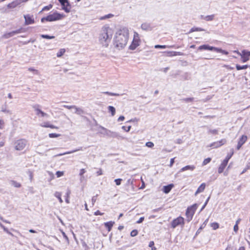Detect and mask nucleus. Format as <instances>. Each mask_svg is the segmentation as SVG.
Masks as SVG:
<instances>
[{"label": "nucleus", "mask_w": 250, "mask_h": 250, "mask_svg": "<svg viewBox=\"0 0 250 250\" xmlns=\"http://www.w3.org/2000/svg\"><path fill=\"white\" fill-rule=\"evenodd\" d=\"M129 36V31L126 28L119 30L114 39V44L118 49L124 48L126 45Z\"/></svg>", "instance_id": "1"}, {"label": "nucleus", "mask_w": 250, "mask_h": 250, "mask_svg": "<svg viewBox=\"0 0 250 250\" xmlns=\"http://www.w3.org/2000/svg\"><path fill=\"white\" fill-rule=\"evenodd\" d=\"M113 34V30L108 26H104L101 31L99 36V41L103 46L107 47L111 41Z\"/></svg>", "instance_id": "2"}, {"label": "nucleus", "mask_w": 250, "mask_h": 250, "mask_svg": "<svg viewBox=\"0 0 250 250\" xmlns=\"http://www.w3.org/2000/svg\"><path fill=\"white\" fill-rule=\"evenodd\" d=\"M95 125H98L97 121H95ZM99 128L102 130V131H99V133L100 134H103L104 136H106L110 138L117 139H120L121 137L120 135L118 132L112 131L101 125H99Z\"/></svg>", "instance_id": "3"}, {"label": "nucleus", "mask_w": 250, "mask_h": 250, "mask_svg": "<svg viewBox=\"0 0 250 250\" xmlns=\"http://www.w3.org/2000/svg\"><path fill=\"white\" fill-rule=\"evenodd\" d=\"M62 17V16L58 13L57 12H55L52 14H50L47 16L42 18L41 21L42 22L44 21H53L61 20Z\"/></svg>", "instance_id": "4"}, {"label": "nucleus", "mask_w": 250, "mask_h": 250, "mask_svg": "<svg viewBox=\"0 0 250 250\" xmlns=\"http://www.w3.org/2000/svg\"><path fill=\"white\" fill-rule=\"evenodd\" d=\"M198 50H208L210 51H214L217 53H221L225 55H228V52L226 50H223L221 48L211 46L208 44H204L198 47Z\"/></svg>", "instance_id": "5"}, {"label": "nucleus", "mask_w": 250, "mask_h": 250, "mask_svg": "<svg viewBox=\"0 0 250 250\" xmlns=\"http://www.w3.org/2000/svg\"><path fill=\"white\" fill-rule=\"evenodd\" d=\"M27 142V141L24 139L17 140L14 143V148L18 151L22 150L26 146Z\"/></svg>", "instance_id": "6"}, {"label": "nucleus", "mask_w": 250, "mask_h": 250, "mask_svg": "<svg viewBox=\"0 0 250 250\" xmlns=\"http://www.w3.org/2000/svg\"><path fill=\"white\" fill-rule=\"evenodd\" d=\"M197 208V205L195 204L190 207L187 208L186 215L187 217V220L188 222H189L192 219L193 216L195 213V212Z\"/></svg>", "instance_id": "7"}, {"label": "nucleus", "mask_w": 250, "mask_h": 250, "mask_svg": "<svg viewBox=\"0 0 250 250\" xmlns=\"http://www.w3.org/2000/svg\"><path fill=\"white\" fill-rule=\"evenodd\" d=\"M139 35L137 32H134V38L129 48L132 50L135 49L139 45Z\"/></svg>", "instance_id": "8"}, {"label": "nucleus", "mask_w": 250, "mask_h": 250, "mask_svg": "<svg viewBox=\"0 0 250 250\" xmlns=\"http://www.w3.org/2000/svg\"><path fill=\"white\" fill-rule=\"evenodd\" d=\"M237 54L241 57V61L243 62H246L250 60V51L247 50H243L241 53L238 51L236 52Z\"/></svg>", "instance_id": "9"}, {"label": "nucleus", "mask_w": 250, "mask_h": 250, "mask_svg": "<svg viewBox=\"0 0 250 250\" xmlns=\"http://www.w3.org/2000/svg\"><path fill=\"white\" fill-rule=\"evenodd\" d=\"M184 218L181 216L177 217L174 219L171 222V227L173 229L175 228L178 226L184 224Z\"/></svg>", "instance_id": "10"}, {"label": "nucleus", "mask_w": 250, "mask_h": 250, "mask_svg": "<svg viewBox=\"0 0 250 250\" xmlns=\"http://www.w3.org/2000/svg\"><path fill=\"white\" fill-rule=\"evenodd\" d=\"M22 30L23 29L22 28H21L18 30L13 31L10 32L6 33L2 36V37L4 39H8L16 34L21 33L22 32Z\"/></svg>", "instance_id": "11"}, {"label": "nucleus", "mask_w": 250, "mask_h": 250, "mask_svg": "<svg viewBox=\"0 0 250 250\" xmlns=\"http://www.w3.org/2000/svg\"><path fill=\"white\" fill-rule=\"evenodd\" d=\"M248 139V137L246 135H242L238 140V144L236 146V149L239 150L242 146L246 143Z\"/></svg>", "instance_id": "12"}, {"label": "nucleus", "mask_w": 250, "mask_h": 250, "mask_svg": "<svg viewBox=\"0 0 250 250\" xmlns=\"http://www.w3.org/2000/svg\"><path fill=\"white\" fill-rule=\"evenodd\" d=\"M62 6V9L64 10L66 12L68 13L70 11V8L68 7H70V4L68 0H58Z\"/></svg>", "instance_id": "13"}, {"label": "nucleus", "mask_w": 250, "mask_h": 250, "mask_svg": "<svg viewBox=\"0 0 250 250\" xmlns=\"http://www.w3.org/2000/svg\"><path fill=\"white\" fill-rule=\"evenodd\" d=\"M226 142L227 141L226 139H223L219 141L211 143L209 146L212 147L213 148H217L225 144L226 143Z\"/></svg>", "instance_id": "14"}, {"label": "nucleus", "mask_w": 250, "mask_h": 250, "mask_svg": "<svg viewBox=\"0 0 250 250\" xmlns=\"http://www.w3.org/2000/svg\"><path fill=\"white\" fill-rule=\"evenodd\" d=\"M25 19V24L26 25H29L33 24L35 22L34 19L33 18V16L30 15H26L24 16Z\"/></svg>", "instance_id": "15"}, {"label": "nucleus", "mask_w": 250, "mask_h": 250, "mask_svg": "<svg viewBox=\"0 0 250 250\" xmlns=\"http://www.w3.org/2000/svg\"><path fill=\"white\" fill-rule=\"evenodd\" d=\"M1 111L7 115H12V111L8 108V105L5 103L1 107Z\"/></svg>", "instance_id": "16"}, {"label": "nucleus", "mask_w": 250, "mask_h": 250, "mask_svg": "<svg viewBox=\"0 0 250 250\" xmlns=\"http://www.w3.org/2000/svg\"><path fill=\"white\" fill-rule=\"evenodd\" d=\"M141 29L145 31H151L152 29V27L151 24L148 22H144L141 24Z\"/></svg>", "instance_id": "17"}, {"label": "nucleus", "mask_w": 250, "mask_h": 250, "mask_svg": "<svg viewBox=\"0 0 250 250\" xmlns=\"http://www.w3.org/2000/svg\"><path fill=\"white\" fill-rule=\"evenodd\" d=\"M39 105H36L34 106L35 110L37 111L36 114L37 115H39V114H41V116L42 117H48L49 116V115L47 114L44 113L42 110H41V109H40L39 108L37 107H39Z\"/></svg>", "instance_id": "18"}, {"label": "nucleus", "mask_w": 250, "mask_h": 250, "mask_svg": "<svg viewBox=\"0 0 250 250\" xmlns=\"http://www.w3.org/2000/svg\"><path fill=\"white\" fill-rule=\"evenodd\" d=\"M165 53L167 54V56L168 57H173L178 55L181 56L183 55V53L176 51H167Z\"/></svg>", "instance_id": "19"}, {"label": "nucleus", "mask_w": 250, "mask_h": 250, "mask_svg": "<svg viewBox=\"0 0 250 250\" xmlns=\"http://www.w3.org/2000/svg\"><path fill=\"white\" fill-rule=\"evenodd\" d=\"M214 17L215 16L214 14L208 16L201 15L200 19L206 21H211L213 20Z\"/></svg>", "instance_id": "20"}, {"label": "nucleus", "mask_w": 250, "mask_h": 250, "mask_svg": "<svg viewBox=\"0 0 250 250\" xmlns=\"http://www.w3.org/2000/svg\"><path fill=\"white\" fill-rule=\"evenodd\" d=\"M173 187L174 185L172 184L168 185L167 186H165L163 187V191L165 193L167 194L170 192Z\"/></svg>", "instance_id": "21"}, {"label": "nucleus", "mask_w": 250, "mask_h": 250, "mask_svg": "<svg viewBox=\"0 0 250 250\" xmlns=\"http://www.w3.org/2000/svg\"><path fill=\"white\" fill-rule=\"evenodd\" d=\"M195 168V167L193 165H188L182 167L179 171V172H181L186 170H193Z\"/></svg>", "instance_id": "22"}, {"label": "nucleus", "mask_w": 250, "mask_h": 250, "mask_svg": "<svg viewBox=\"0 0 250 250\" xmlns=\"http://www.w3.org/2000/svg\"><path fill=\"white\" fill-rule=\"evenodd\" d=\"M227 164H228V163L227 162H225L224 161H223L222 162V163L219 166L218 169V172L219 173H222L223 172V171H224L225 168L227 166Z\"/></svg>", "instance_id": "23"}, {"label": "nucleus", "mask_w": 250, "mask_h": 250, "mask_svg": "<svg viewBox=\"0 0 250 250\" xmlns=\"http://www.w3.org/2000/svg\"><path fill=\"white\" fill-rule=\"evenodd\" d=\"M114 224V222L113 221H109L104 223V225L105 227L107 229L108 231H110L111 230V229Z\"/></svg>", "instance_id": "24"}, {"label": "nucleus", "mask_w": 250, "mask_h": 250, "mask_svg": "<svg viewBox=\"0 0 250 250\" xmlns=\"http://www.w3.org/2000/svg\"><path fill=\"white\" fill-rule=\"evenodd\" d=\"M205 187V183H202L197 189L195 193V195H196L197 194L203 192L204 190Z\"/></svg>", "instance_id": "25"}, {"label": "nucleus", "mask_w": 250, "mask_h": 250, "mask_svg": "<svg viewBox=\"0 0 250 250\" xmlns=\"http://www.w3.org/2000/svg\"><path fill=\"white\" fill-rule=\"evenodd\" d=\"M80 150H83L82 147H80L78 149H76L73 150L72 151H67V152H64V153H63L62 154H60L59 155V156H62V155H63L71 154V153H73L74 152H77V151H80Z\"/></svg>", "instance_id": "26"}, {"label": "nucleus", "mask_w": 250, "mask_h": 250, "mask_svg": "<svg viewBox=\"0 0 250 250\" xmlns=\"http://www.w3.org/2000/svg\"><path fill=\"white\" fill-rule=\"evenodd\" d=\"M19 4V2L17 1H13L12 2L9 3L7 5V7L9 8H14L16 7Z\"/></svg>", "instance_id": "27"}, {"label": "nucleus", "mask_w": 250, "mask_h": 250, "mask_svg": "<svg viewBox=\"0 0 250 250\" xmlns=\"http://www.w3.org/2000/svg\"><path fill=\"white\" fill-rule=\"evenodd\" d=\"M74 109H75V113L77 114L81 115L84 114V111L81 108L77 107L75 106V108H74Z\"/></svg>", "instance_id": "28"}, {"label": "nucleus", "mask_w": 250, "mask_h": 250, "mask_svg": "<svg viewBox=\"0 0 250 250\" xmlns=\"http://www.w3.org/2000/svg\"><path fill=\"white\" fill-rule=\"evenodd\" d=\"M10 183L12 186L15 188H20L21 187V184L16 181L11 180Z\"/></svg>", "instance_id": "29"}, {"label": "nucleus", "mask_w": 250, "mask_h": 250, "mask_svg": "<svg viewBox=\"0 0 250 250\" xmlns=\"http://www.w3.org/2000/svg\"><path fill=\"white\" fill-rule=\"evenodd\" d=\"M205 31V29L200 27H192L189 31V33H192L195 31Z\"/></svg>", "instance_id": "30"}, {"label": "nucleus", "mask_w": 250, "mask_h": 250, "mask_svg": "<svg viewBox=\"0 0 250 250\" xmlns=\"http://www.w3.org/2000/svg\"><path fill=\"white\" fill-rule=\"evenodd\" d=\"M108 109L109 112H111V115L113 116L115 114L116 110L114 107L113 106H108Z\"/></svg>", "instance_id": "31"}, {"label": "nucleus", "mask_w": 250, "mask_h": 250, "mask_svg": "<svg viewBox=\"0 0 250 250\" xmlns=\"http://www.w3.org/2000/svg\"><path fill=\"white\" fill-rule=\"evenodd\" d=\"M54 195L59 200V202L62 203L63 201L61 198V196H62V194L61 193L59 192H58V191H56L55 194H54Z\"/></svg>", "instance_id": "32"}, {"label": "nucleus", "mask_w": 250, "mask_h": 250, "mask_svg": "<svg viewBox=\"0 0 250 250\" xmlns=\"http://www.w3.org/2000/svg\"><path fill=\"white\" fill-rule=\"evenodd\" d=\"M65 52V49H64V48L60 49L59 50V51H58V52L57 53V57H59V58L62 57L64 54Z\"/></svg>", "instance_id": "33"}, {"label": "nucleus", "mask_w": 250, "mask_h": 250, "mask_svg": "<svg viewBox=\"0 0 250 250\" xmlns=\"http://www.w3.org/2000/svg\"><path fill=\"white\" fill-rule=\"evenodd\" d=\"M236 68L237 70L246 69L248 68V65H244L241 66L239 64H236Z\"/></svg>", "instance_id": "34"}, {"label": "nucleus", "mask_w": 250, "mask_h": 250, "mask_svg": "<svg viewBox=\"0 0 250 250\" xmlns=\"http://www.w3.org/2000/svg\"><path fill=\"white\" fill-rule=\"evenodd\" d=\"M42 126L45 127H49L51 128H58L57 126H55V125H50L48 123H45L44 125H42Z\"/></svg>", "instance_id": "35"}, {"label": "nucleus", "mask_w": 250, "mask_h": 250, "mask_svg": "<svg viewBox=\"0 0 250 250\" xmlns=\"http://www.w3.org/2000/svg\"><path fill=\"white\" fill-rule=\"evenodd\" d=\"M113 15L112 14H107V15H106L104 16H103V17H101L100 19L101 20H105V19H109V18H111L112 17H113Z\"/></svg>", "instance_id": "36"}, {"label": "nucleus", "mask_w": 250, "mask_h": 250, "mask_svg": "<svg viewBox=\"0 0 250 250\" xmlns=\"http://www.w3.org/2000/svg\"><path fill=\"white\" fill-rule=\"evenodd\" d=\"M41 37L44 39H53L55 38V36H49L48 35H44L42 34L41 35Z\"/></svg>", "instance_id": "37"}, {"label": "nucleus", "mask_w": 250, "mask_h": 250, "mask_svg": "<svg viewBox=\"0 0 250 250\" xmlns=\"http://www.w3.org/2000/svg\"><path fill=\"white\" fill-rule=\"evenodd\" d=\"M193 98H186L181 99V101L186 103L191 102L193 101Z\"/></svg>", "instance_id": "38"}, {"label": "nucleus", "mask_w": 250, "mask_h": 250, "mask_svg": "<svg viewBox=\"0 0 250 250\" xmlns=\"http://www.w3.org/2000/svg\"><path fill=\"white\" fill-rule=\"evenodd\" d=\"M133 180L131 179H129L127 180L126 185V186L130 185L131 186L132 188L133 189L134 186H133Z\"/></svg>", "instance_id": "39"}, {"label": "nucleus", "mask_w": 250, "mask_h": 250, "mask_svg": "<svg viewBox=\"0 0 250 250\" xmlns=\"http://www.w3.org/2000/svg\"><path fill=\"white\" fill-rule=\"evenodd\" d=\"M233 154V152H232L230 154H228L225 159L223 161L228 163L229 160L231 158Z\"/></svg>", "instance_id": "40"}, {"label": "nucleus", "mask_w": 250, "mask_h": 250, "mask_svg": "<svg viewBox=\"0 0 250 250\" xmlns=\"http://www.w3.org/2000/svg\"><path fill=\"white\" fill-rule=\"evenodd\" d=\"M103 93H104V94H105L108 95H109V96H118L121 95L120 94H118V93H112V92H108V91L104 92H103Z\"/></svg>", "instance_id": "41"}, {"label": "nucleus", "mask_w": 250, "mask_h": 250, "mask_svg": "<svg viewBox=\"0 0 250 250\" xmlns=\"http://www.w3.org/2000/svg\"><path fill=\"white\" fill-rule=\"evenodd\" d=\"M218 133V130L217 129H209L208 131V134H217Z\"/></svg>", "instance_id": "42"}, {"label": "nucleus", "mask_w": 250, "mask_h": 250, "mask_svg": "<svg viewBox=\"0 0 250 250\" xmlns=\"http://www.w3.org/2000/svg\"><path fill=\"white\" fill-rule=\"evenodd\" d=\"M52 5L49 4L43 7L42 11H48L52 8Z\"/></svg>", "instance_id": "43"}, {"label": "nucleus", "mask_w": 250, "mask_h": 250, "mask_svg": "<svg viewBox=\"0 0 250 250\" xmlns=\"http://www.w3.org/2000/svg\"><path fill=\"white\" fill-rule=\"evenodd\" d=\"M219 224L217 223H212L211 224V227L213 229H216L219 228Z\"/></svg>", "instance_id": "44"}, {"label": "nucleus", "mask_w": 250, "mask_h": 250, "mask_svg": "<svg viewBox=\"0 0 250 250\" xmlns=\"http://www.w3.org/2000/svg\"><path fill=\"white\" fill-rule=\"evenodd\" d=\"M138 233V231L137 229H133L130 232V235L132 237L136 236Z\"/></svg>", "instance_id": "45"}, {"label": "nucleus", "mask_w": 250, "mask_h": 250, "mask_svg": "<svg viewBox=\"0 0 250 250\" xmlns=\"http://www.w3.org/2000/svg\"><path fill=\"white\" fill-rule=\"evenodd\" d=\"M211 161V158H208L207 159H205L203 162V166L206 165L208 163H209Z\"/></svg>", "instance_id": "46"}, {"label": "nucleus", "mask_w": 250, "mask_h": 250, "mask_svg": "<svg viewBox=\"0 0 250 250\" xmlns=\"http://www.w3.org/2000/svg\"><path fill=\"white\" fill-rule=\"evenodd\" d=\"M171 46H167V45H155L154 47L155 48H162V49H164V48H166L167 47H170Z\"/></svg>", "instance_id": "47"}, {"label": "nucleus", "mask_w": 250, "mask_h": 250, "mask_svg": "<svg viewBox=\"0 0 250 250\" xmlns=\"http://www.w3.org/2000/svg\"><path fill=\"white\" fill-rule=\"evenodd\" d=\"M60 136V134H56V133H50L49 134V137L50 138H56L58 137H59Z\"/></svg>", "instance_id": "48"}, {"label": "nucleus", "mask_w": 250, "mask_h": 250, "mask_svg": "<svg viewBox=\"0 0 250 250\" xmlns=\"http://www.w3.org/2000/svg\"><path fill=\"white\" fill-rule=\"evenodd\" d=\"M250 169V163H248L247 165L245 168L244 169V170L242 171V172H241V174H242L244 173L245 172H246L247 171V170L248 169Z\"/></svg>", "instance_id": "49"}, {"label": "nucleus", "mask_w": 250, "mask_h": 250, "mask_svg": "<svg viewBox=\"0 0 250 250\" xmlns=\"http://www.w3.org/2000/svg\"><path fill=\"white\" fill-rule=\"evenodd\" d=\"M28 70L30 71L33 72L34 73V74H35L38 75L39 74L38 70L34 69L33 67H30L28 68Z\"/></svg>", "instance_id": "50"}, {"label": "nucleus", "mask_w": 250, "mask_h": 250, "mask_svg": "<svg viewBox=\"0 0 250 250\" xmlns=\"http://www.w3.org/2000/svg\"><path fill=\"white\" fill-rule=\"evenodd\" d=\"M146 146L151 148L154 146V144L151 142H148L146 143Z\"/></svg>", "instance_id": "51"}, {"label": "nucleus", "mask_w": 250, "mask_h": 250, "mask_svg": "<svg viewBox=\"0 0 250 250\" xmlns=\"http://www.w3.org/2000/svg\"><path fill=\"white\" fill-rule=\"evenodd\" d=\"M122 181V179L118 178V179H116L114 180V182H115L116 185L119 186L121 185Z\"/></svg>", "instance_id": "52"}, {"label": "nucleus", "mask_w": 250, "mask_h": 250, "mask_svg": "<svg viewBox=\"0 0 250 250\" xmlns=\"http://www.w3.org/2000/svg\"><path fill=\"white\" fill-rule=\"evenodd\" d=\"M27 174L29 176V179H30V181H31L33 179V172L30 170H28L27 171Z\"/></svg>", "instance_id": "53"}, {"label": "nucleus", "mask_w": 250, "mask_h": 250, "mask_svg": "<svg viewBox=\"0 0 250 250\" xmlns=\"http://www.w3.org/2000/svg\"><path fill=\"white\" fill-rule=\"evenodd\" d=\"M131 127V126L130 125H129L127 127H126L125 126H123L122 127V128L123 129H124V130H125V131L128 132L130 130Z\"/></svg>", "instance_id": "54"}, {"label": "nucleus", "mask_w": 250, "mask_h": 250, "mask_svg": "<svg viewBox=\"0 0 250 250\" xmlns=\"http://www.w3.org/2000/svg\"><path fill=\"white\" fill-rule=\"evenodd\" d=\"M63 106L66 108L68 109H72L75 108V105H63Z\"/></svg>", "instance_id": "55"}, {"label": "nucleus", "mask_w": 250, "mask_h": 250, "mask_svg": "<svg viewBox=\"0 0 250 250\" xmlns=\"http://www.w3.org/2000/svg\"><path fill=\"white\" fill-rule=\"evenodd\" d=\"M97 196H98V195H96V196H94L92 198L91 201H92V204L93 206L94 205L95 202L96 201Z\"/></svg>", "instance_id": "56"}, {"label": "nucleus", "mask_w": 250, "mask_h": 250, "mask_svg": "<svg viewBox=\"0 0 250 250\" xmlns=\"http://www.w3.org/2000/svg\"><path fill=\"white\" fill-rule=\"evenodd\" d=\"M63 174V172L62 171H58L56 172V175L57 177H60L62 176Z\"/></svg>", "instance_id": "57"}, {"label": "nucleus", "mask_w": 250, "mask_h": 250, "mask_svg": "<svg viewBox=\"0 0 250 250\" xmlns=\"http://www.w3.org/2000/svg\"><path fill=\"white\" fill-rule=\"evenodd\" d=\"M209 199V197H208V199H207V200L206 201L205 203H204V205L203 206L202 208H201V210H202L205 208V207L206 206V205L208 204V202Z\"/></svg>", "instance_id": "58"}, {"label": "nucleus", "mask_w": 250, "mask_h": 250, "mask_svg": "<svg viewBox=\"0 0 250 250\" xmlns=\"http://www.w3.org/2000/svg\"><path fill=\"white\" fill-rule=\"evenodd\" d=\"M144 220V217H141L140 219L137 221V223L140 224L143 222Z\"/></svg>", "instance_id": "59"}, {"label": "nucleus", "mask_w": 250, "mask_h": 250, "mask_svg": "<svg viewBox=\"0 0 250 250\" xmlns=\"http://www.w3.org/2000/svg\"><path fill=\"white\" fill-rule=\"evenodd\" d=\"M104 213H101L99 210L94 212L95 215H102Z\"/></svg>", "instance_id": "60"}, {"label": "nucleus", "mask_w": 250, "mask_h": 250, "mask_svg": "<svg viewBox=\"0 0 250 250\" xmlns=\"http://www.w3.org/2000/svg\"><path fill=\"white\" fill-rule=\"evenodd\" d=\"M86 172L84 168H82L80 170V175L82 176L84 173Z\"/></svg>", "instance_id": "61"}, {"label": "nucleus", "mask_w": 250, "mask_h": 250, "mask_svg": "<svg viewBox=\"0 0 250 250\" xmlns=\"http://www.w3.org/2000/svg\"><path fill=\"white\" fill-rule=\"evenodd\" d=\"M62 236H63V237L65 239V240H67V241H68V238L67 236V235H66V234L65 233V232L62 231Z\"/></svg>", "instance_id": "62"}, {"label": "nucleus", "mask_w": 250, "mask_h": 250, "mask_svg": "<svg viewBox=\"0 0 250 250\" xmlns=\"http://www.w3.org/2000/svg\"><path fill=\"white\" fill-rule=\"evenodd\" d=\"M124 120H125V117L124 116H120L118 119V121L121 122V121H124Z\"/></svg>", "instance_id": "63"}, {"label": "nucleus", "mask_w": 250, "mask_h": 250, "mask_svg": "<svg viewBox=\"0 0 250 250\" xmlns=\"http://www.w3.org/2000/svg\"><path fill=\"white\" fill-rule=\"evenodd\" d=\"M103 174V171L102 169H99V170L97 172V176H100Z\"/></svg>", "instance_id": "64"}]
</instances>
